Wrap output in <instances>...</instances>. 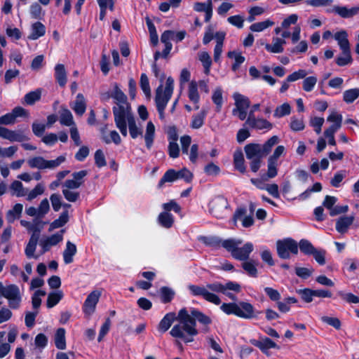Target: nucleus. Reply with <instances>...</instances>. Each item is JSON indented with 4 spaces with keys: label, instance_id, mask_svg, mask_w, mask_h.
Wrapping results in <instances>:
<instances>
[{
    "label": "nucleus",
    "instance_id": "nucleus-1",
    "mask_svg": "<svg viewBox=\"0 0 359 359\" xmlns=\"http://www.w3.org/2000/svg\"><path fill=\"white\" fill-rule=\"evenodd\" d=\"M196 320L204 325L212 323L209 316L196 309H192L190 313L185 308L180 309L178 312L179 323L172 327L170 334L174 338L182 339L184 343L194 341V337L198 334Z\"/></svg>",
    "mask_w": 359,
    "mask_h": 359
},
{
    "label": "nucleus",
    "instance_id": "nucleus-2",
    "mask_svg": "<svg viewBox=\"0 0 359 359\" xmlns=\"http://www.w3.org/2000/svg\"><path fill=\"white\" fill-rule=\"evenodd\" d=\"M188 288L193 296L201 297L205 301L215 305H219L222 302L217 293H222L231 300H236L235 294L230 291L240 292L241 285L235 282L229 281L226 284L219 282L208 283L205 286L189 285Z\"/></svg>",
    "mask_w": 359,
    "mask_h": 359
},
{
    "label": "nucleus",
    "instance_id": "nucleus-3",
    "mask_svg": "<svg viewBox=\"0 0 359 359\" xmlns=\"http://www.w3.org/2000/svg\"><path fill=\"white\" fill-rule=\"evenodd\" d=\"M220 309L226 315H235L243 319L257 318L262 313L256 311L253 305L247 302L223 303Z\"/></svg>",
    "mask_w": 359,
    "mask_h": 359
},
{
    "label": "nucleus",
    "instance_id": "nucleus-4",
    "mask_svg": "<svg viewBox=\"0 0 359 359\" xmlns=\"http://www.w3.org/2000/svg\"><path fill=\"white\" fill-rule=\"evenodd\" d=\"M111 97L115 100L116 106L113 107V114L116 125L121 123L123 115L131 111L130 104L127 102V96L119 88L117 83L114 84Z\"/></svg>",
    "mask_w": 359,
    "mask_h": 359
},
{
    "label": "nucleus",
    "instance_id": "nucleus-5",
    "mask_svg": "<svg viewBox=\"0 0 359 359\" xmlns=\"http://www.w3.org/2000/svg\"><path fill=\"white\" fill-rule=\"evenodd\" d=\"M279 142V137L276 135L272 136L264 144L251 143L245 145L244 149L248 159L255 158H262L268 155L273 147Z\"/></svg>",
    "mask_w": 359,
    "mask_h": 359
},
{
    "label": "nucleus",
    "instance_id": "nucleus-6",
    "mask_svg": "<svg viewBox=\"0 0 359 359\" xmlns=\"http://www.w3.org/2000/svg\"><path fill=\"white\" fill-rule=\"evenodd\" d=\"M121 122V123H120L119 126L116 125V126L120 130L123 136L126 137L128 135V125L130 135L133 139H136L140 136L142 137V128L137 126L132 111L123 115Z\"/></svg>",
    "mask_w": 359,
    "mask_h": 359
},
{
    "label": "nucleus",
    "instance_id": "nucleus-7",
    "mask_svg": "<svg viewBox=\"0 0 359 359\" xmlns=\"http://www.w3.org/2000/svg\"><path fill=\"white\" fill-rule=\"evenodd\" d=\"M174 89V80L168 77L165 82V86L163 84L158 86L156 90L155 102L156 107H166L170 100Z\"/></svg>",
    "mask_w": 359,
    "mask_h": 359
},
{
    "label": "nucleus",
    "instance_id": "nucleus-8",
    "mask_svg": "<svg viewBox=\"0 0 359 359\" xmlns=\"http://www.w3.org/2000/svg\"><path fill=\"white\" fill-rule=\"evenodd\" d=\"M66 161L65 155L58 156L55 160H46L42 156H36L29 158L27 161L29 166L32 168H37L39 170H54Z\"/></svg>",
    "mask_w": 359,
    "mask_h": 359
},
{
    "label": "nucleus",
    "instance_id": "nucleus-9",
    "mask_svg": "<svg viewBox=\"0 0 359 359\" xmlns=\"http://www.w3.org/2000/svg\"><path fill=\"white\" fill-rule=\"evenodd\" d=\"M277 254L281 259H289L290 254L298 253V243L292 238H288L278 240L276 242Z\"/></svg>",
    "mask_w": 359,
    "mask_h": 359
},
{
    "label": "nucleus",
    "instance_id": "nucleus-10",
    "mask_svg": "<svg viewBox=\"0 0 359 359\" xmlns=\"http://www.w3.org/2000/svg\"><path fill=\"white\" fill-rule=\"evenodd\" d=\"M233 98L235 101V108L232 110V114L237 116L241 121L246 119L250 100L248 97L238 93H235L233 95Z\"/></svg>",
    "mask_w": 359,
    "mask_h": 359
},
{
    "label": "nucleus",
    "instance_id": "nucleus-11",
    "mask_svg": "<svg viewBox=\"0 0 359 359\" xmlns=\"http://www.w3.org/2000/svg\"><path fill=\"white\" fill-rule=\"evenodd\" d=\"M4 297L8 299V306L12 309H18L20 306L22 295L18 285L11 284L7 285V290Z\"/></svg>",
    "mask_w": 359,
    "mask_h": 359
},
{
    "label": "nucleus",
    "instance_id": "nucleus-12",
    "mask_svg": "<svg viewBox=\"0 0 359 359\" xmlns=\"http://www.w3.org/2000/svg\"><path fill=\"white\" fill-rule=\"evenodd\" d=\"M228 206L227 199L222 196L215 197L209 203L210 213L217 218H222L224 217V212Z\"/></svg>",
    "mask_w": 359,
    "mask_h": 359
},
{
    "label": "nucleus",
    "instance_id": "nucleus-13",
    "mask_svg": "<svg viewBox=\"0 0 359 359\" xmlns=\"http://www.w3.org/2000/svg\"><path fill=\"white\" fill-rule=\"evenodd\" d=\"M100 296L101 292L98 290H93L88 295L82 307L85 314L90 316L95 312L96 305L99 302Z\"/></svg>",
    "mask_w": 359,
    "mask_h": 359
},
{
    "label": "nucleus",
    "instance_id": "nucleus-14",
    "mask_svg": "<svg viewBox=\"0 0 359 359\" xmlns=\"http://www.w3.org/2000/svg\"><path fill=\"white\" fill-rule=\"evenodd\" d=\"M65 229H62L59 232L48 236L40 241V245L42 248V254L48 251L52 246L56 245L63 239Z\"/></svg>",
    "mask_w": 359,
    "mask_h": 359
},
{
    "label": "nucleus",
    "instance_id": "nucleus-15",
    "mask_svg": "<svg viewBox=\"0 0 359 359\" xmlns=\"http://www.w3.org/2000/svg\"><path fill=\"white\" fill-rule=\"evenodd\" d=\"M245 126H248L256 130H271L273 127L272 123L264 118H256L255 115L251 114V117H248Z\"/></svg>",
    "mask_w": 359,
    "mask_h": 359
},
{
    "label": "nucleus",
    "instance_id": "nucleus-16",
    "mask_svg": "<svg viewBox=\"0 0 359 359\" xmlns=\"http://www.w3.org/2000/svg\"><path fill=\"white\" fill-rule=\"evenodd\" d=\"M250 343L260 349L264 354L269 355V350L271 348L279 349V346L268 337H264L261 340L251 339Z\"/></svg>",
    "mask_w": 359,
    "mask_h": 359
},
{
    "label": "nucleus",
    "instance_id": "nucleus-17",
    "mask_svg": "<svg viewBox=\"0 0 359 359\" xmlns=\"http://www.w3.org/2000/svg\"><path fill=\"white\" fill-rule=\"evenodd\" d=\"M246 208L243 207L238 208L236 210L233 215V219L241 220L242 222V226L245 228L250 227L254 224L253 215L246 216Z\"/></svg>",
    "mask_w": 359,
    "mask_h": 359
},
{
    "label": "nucleus",
    "instance_id": "nucleus-18",
    "mask_svg": "<svg viewBox=\"0 0 359 359\" xmlns=\"http://www.w3.org/2000/svg\"><path fill=\"white\" fill-rule=\"evenodd\" d=\"M327 12L334 13L343 18H351L358 13L359 7L348 8L346 6H334L332 9L327 10Z\"/></svg>",
    "mask_w": 359,
    "mask_h": 359
},
{
    "label": "nucleus",
    "instance_id": "nucleus-19",
    "mask_svg": "<svg viewBox=\"0 0 359 359\" xmlns=\"http://www.w3.org/2000/svg\"><path fill=\"white\" fill-rule=\"evenodd\" d=\"M253 249L254 246L252 243H246L243 247L237 246L232 257L238 260L245 261L248 259Z\"/></svg>",
    "mask_w": 359,
    "mask_h": 359
},
{
    "label": "nucleus",
    "instance_id": "nucleus-20",
    "mask_svg": "<svg viewBox=\"0 0 359 359\" xmlns=\"http://www.w3.org/2000/svg\"><path fill=\"white\" fill-rule=\"evenodd\" d=\"M355 217L353 215L342 216L336 221V230L341 233L348 232L349 227L353 224Z\"/></svg>",
    "mask_w": 359,
    "mask_h": 359
},
{
    "label": "nucleus",
    "instance_id": "nucleus-21",
    "mask_svg": "<svg viewBox=\"0 0 359 359\" xmlns=\"http://www.w3.org/2000/svg\"><path fill=\"white\" fill-rule=\"evenodd\" d=\"M175 320H178V316H176L175 313H168L158 323L157 327L158 331L161 333H165L169 330Z\"/></svg>",
    "mask_w": 359,
    "mask_h": 359
},
{
    "label": "nucleus",
    "instance_id": "nucleus-22",
    "mask_svg": "<svg viewBox=\"0 0 359 359\" xmlns=\"http://www.w3.org/2000/svg\"><path fill=\"white\" fill-rule=\"evenodd\" d=\"M286 43L285 40L278 37H273L272 44L266 43V50L272 53H281L284 50L283 46Z\"/></svg>",
    "mask_w": 359,
    "mask_h": 359
},
{
    "label": "nucleus",
    "instance_id": "nucleus-23",
    "mask_svg": "<svg viewBox=\"0 0 359 359\" xmlns=\"http://www.w3.org/2000/svg\"><path fill=\"white\" fill-rule=\"evenodd\" d=\"M77 248L75 244L68 241L66 244V248L63 252V260L66 264L73 262L74 256L76 254Z\"/></svg>",
    "mask_w": 359,
    "mask_h": 359
},
{
    "label": "nucleus",
    "instance_id": "nucleus-24",
    "mask_svg": "<svg viewBox=\"0 0 359 359\" xmlns=\"http://www.w3.org/2000/svg\"><path fill=\"white\" fill-rule=\"evenodd\" d=\"M55 78L60 87H65L67 79L65 67L62 64H57L55 67Z\"/></svg>",
    "mask_w": 359,
    "mask_h": 359
},
{
    "label": "nucleus",
    "instance_id": "nucleus-25",
    "mask_svg": "<svg viewBox=\"0 0 359 359\" xmlns=\"http://www.w3.org/2000/svg\"><path fill=\"white\" fill-rule=\"evenodd\" d=\"M46 33L45 26L40 22H34L32 25L31 32L28 36L29 40H36L43 36Z\"/></svg>",
    "mask_w": 359,
    "mask_h": 359
},
{
    "label": "nucleus",
    "instance_id": "nucleus-26",
    "mask_svg": "<svg viewBox=\"0 0 359 359\" xmlns=\"http://www.w3.org/2000/svg\"><path fill=\"white\" fill-rule=\"evenodd\" d=\"M155 137V126L151 121L147 123L146 132L144 135L146 147L150 149L153 145Z\"/></svg>",
    "mask_w": 359,
    "mask_h": 359
},
{
    "label": "nucleus",
    "instance_id": "nucleus-27",
    "mask_svg": "<svg viewBox=\"0 0 359 359\" xmlns=\"http://www.w3.org/2000/svg\"><path fill=\"white\" fill-rule=\"evenodd\" d=\"M334 39L337 41L338 45L341 50H351L350 43L348 39V34L345 30L337 32L334 35Z\"/></svg>",
    "mask_w": 359,
    "mask_h": 359
},
{
    "label": "nucleus",
    "instance_id": "nucleus-28",
    "mask_svg": "<svg viewBox=\"0 0 359 359\" xmlns=\"http://www.w3.org/2000/svg\"><path fill=\"white\" fill-rule=\"evenodd\" d=\"M60 123L62 126H76L72 112L66 108L62 109L60 113Z\"/></svg>",
    "mask_w": 359,
    "mask_h": 359
},
{
    "label": "nucleus",
    "instance_id": "nucleus-29",
    "mask_svg": "<svg viewBox=\"0 0 359 359\" xmlns=\"http://www.w3.org/2000/svg\"><path fill=\"white\" fill-rule=\"evenodd\" d=\"M72 108L79 116H82L85 113L86 103L84 96L81 93H79L76 95L74 106H72Z\"/></svg>",
    "mask_w": 359,
    "mask_h": 359
},
{
    "label": "nucleus",
    "instance_id": "nucleus-30",
    "mask_svg": "<svg viewBox=\"0 0 359 359\" xmlns=\"http://www.w3.org/2000/svg\"><path fill=\"white\" fill-rule=\"evenodd\" d=\"M207 115V111L202 109L199 113L194 114L192 116V120L190 124L191 128L193 129H199L203 124Z\"/></svg>",
    "mask_w": 359,
    "mask_h": 359
},
{
    "label": "nucleus",
    "instance_id": "nucleus-31",
    "mask_svg": "<svg viewBox=\"0 0 359 359\" xmlns=\"http://www.w3.org/2000/svg\"><path fill=\"white\" fill-rule=\"evenodd\" d=\"M23 206L20 203H17L14 205L12 210H9L6 215V220L8 223L14 222L16 219L20 217L22 212Z\"/></svg>",
    "mask_w": 359,
    "mask_h": 359
},
{
    "label": "nucleus",
    "instance_id": "nucleus-32",
    "mask_svg": "<svg viewBox=\"0 0 359 359\" xmlns=\"http://www.w3.org/2000/svg\"><path fill=\"white\" fill-rule=\"evenodd\" d=\"M188 97L193 103H199L200 95L198 90V83L196 81H191L189 84Z\"/></svg>",
    "mask_w": 359,
    "mask_h": 359
},
{
    "label": "nucleus",
    "instance_id": "nucleus-33",
    "mask_svg": "<svg viewBox=\"0 0 359 359\" xmlns=\"http://www.w3.org/2000/svg\"><path fill=\"white\" fill-rule=\"evenodd\" d=\"M223 90L222 88L219 86L217 87L212 92V100L213 103L216 105L215 111L217 112H220L222 104H223Z\"/></svg>",
    "mask_w": 359,
    "mask_h": 359
},
{
    "label": "nucleus",
    "instance_id": "nucleus-34",
    "mask_svg": "<svg viewBox=\"0 0 359 359\" xmlns=\"http://www.w3.org/2000/svg\"><path fill=\"white\" fill-rule=\"evenodd\" d=\"M233 165L235 168L241 172L245 173L246 168L245 165V160L243 152L241 151H236L233 154Z\"/></svg>",
    "mask_w": 359,
    "mask_h": 359
},
{
    "label": "nucleus",
    "instance_id": "nucleus-35",
    "mask_svg": "<svg viewBox=\"0 0 359 359\" xmlns=\"http://www.w3.org/2000/svg\"><path fill=\"white\" fill-rule=\"evenodd\" d=\"M55 346L60 350L66 348L65 330L64 328H58L55 334Z\"/></svg>",
    "mask_w": 359,
    "mask_h": 359
},
{
    "label": "nucleus",
    "instance_id": "nucleus-36",
    "mask_svg": "<svg viewBox=\"0 0 359 359\" xmlns=\"http://www.w3.org/2000/svg\"><path fill=\"white\" fill-rule=\"evenodd\" d=\"M353 59L351 50H343L341 53L336 58V63L339 67H343L352 63Z\"/></svg>",
    "mask_w": 359,
    "mask_h": 359
},
{
    "label": "nucleus",
    "instance_id": "nucleus-37",
    "mask_svg": "<svg viewBox=\"0 0 359 359\" xmlns=\"http://www.w3.org/2000/svg\"><path fill=\"white\" fill-rule=\"evenodd\" d=\"M159 224L165 228H170L174 222V218L172 214L166 212L160 213L158 217Z\"/></svg>",
    "mask_w": 359,
    "mask_h": 359
},
{
    "label": "nucleus",
    "instance_id": "nucleus-38",
    "mask_svg": "<svg viewBox=\"0 0 359 359\" xmlns=\"http://www.w3.org/2000/svg\"><path fill=\"white\" fill-rule=\"evenodd\" d=\"M62 297L63 292L60 290L50 292L47 298V307L53 308L59 303V302L62 299Z\"/></svg>",
    "mask_w": 359,
    "mask_h": 359
},
{
    "label": "nucleus",
    "instance_id": "nucleus-39",
    "mask_svg": "<svg viewBox=\"0 0 359 359\" xmlns=\"http://www.w3.org/2000/svg\"><path fill=\"white\" fill-rule=\"evenodd\" d=\"M198 59L201 62L203 68L204 73L208 75L210 72V67L212 65V60L210 55L207 52H201L198 53Z\"/></svg>",
    "mask_w": 359,
    "mask_h": 359
},
{
    "label": "nucleus",
    "instance_id": "nucleus-40",
    "mask_svg": "<svg viewBox=\"0 0 359 359\" xmlns=\"http://www.w3.org/2000/svg\"><path fill=\"white\" fill-rule=\"evenodd\" d=\"M327 121L333 123L327 129L338 130L341 126L342 116L337 112H332L327 117Z\"/></svg>",
    "mask_w": 359,
    "mask_h": 359
},
{
    "label": "nucleus",
    "instance_id": "nucleus-41",
    "mask_svg": "<svg viewBox=\"0 0 359 359\" xmlns=\"http://www.w3.org/2000/svg\"><path fill=\"white\" fill-rule=\"evenodd\" d=\"M242 243L241 240L227 239L221 242V246L225 248L228 252H231V256L234 253L237 246Z\"/></svg>",
    "mask_w": 359,
    "mask_h": 359
},
{
    "label": "nucleus",
    "instance_id": "nucleus-42",
    "mask_svg": "<svg viewBox=\"0 0 359 359\" xmlns=\"http://www.w3.org/2000/svg\"><path fill=\"white\" fill-rule=\"evenodd\" d=\"M274 25V22L268 19L262 22H255L250 25V29L252 32H262L264 29L271 27Z\"/></svg>",
    "mask_w": 359,
    "mask_h": 359
},
{
    "label": "nucleus",
    "instance_id": "nucleus-43",
    "mask_svg": "<svg viewBox=\"0 0 359 359\" xmlns=\"http://www.w3.org/2000/svg\"><path fill=\"white\" fill-rule=\"evenodd\" d=\"M229 58H234L235 62L232 65V70L236 72L238 69L241 65L245 62V57H243L241 53H237L236 51H229L227 54Z\"/></svg>",
    "mask_w": 359,
    "mask_h": 359
},
{
    "label": "nucleus",
    "instance_id": "nucleus-44",
    "mask_svg": "<svg viewBox=\"0 0 359 359\" xmlns=\"http://www.w3.org/2000/svg\"><path fill=\"white\" fill-rule=\"evenodd\" d=\"M358 97L359 88H357L346 90L343 93V100L347 104L353 102Z\"/></svg>",
    "mask_w": 359,
    "mask_h": 359
},
{
    "label": "nucleus",
    "instance_id": "nucleus-45",
    "mask_svg": "<svg viewBox=\"0 0 359 359\" xmlns=\"http://www.w3.org/2000/svg\"><path fill=\"white\" fill-rule=\"evenodd\" d=\"M177 180L175 173V170L169 169L163 175V176L160 180L158 187V188H162L165 182H173Z\"/></svg>",
    "mask_w": 359,
    "mask_h": 359
},
{
    "label": "nucleus",
    "instance_id": "nucleus-46",
    "mask_svg": "<svg viewBox=\"0 0 359 359\" xmlns=\"http://www.w3.org/2000/svg\"><path fill=\"white\" fill-rule=\"evenodd\" d=\"M146 23H147L148 30H149V32L150 34L151 43L154 46H156L158 42V36L157 34V32H156L155 25L149 18H146Z\"/></svg>",
    "mask_w": 359,
    "mask_h": 359
},
{
    "label": "nucleus",
    "instance_id": "nucleus-47",
    "mask_svg": "<svg viewBox=\"0 0 359 359\" xmlns=\"http://www.w3.org/2000/svg\"><path fill=\"white\" fill-rule=\"evenodd\" d=\"M299 246L300 251L306 255H311L316 250L312 243L306 239H302L299 241Z\"/></svg>",
    "mask_w": 359,
    "mask_h": 359
},
{
    "label": "nucleus",
    "instance_id": "nucleus-48",
    "mask_svg": "<svg viewBox=\"0 0 359 359\" xmlns=\"http://www.w3.org/2000/svg\"><path fill=\"white\" fill-rule=\"evenodd\" d=\"M199 240L210 247L219 248L221 246L222 239L217 236H201Z\"/></svg>",
    "mask_w": 359,
    "mask_h": 359
},
{
    "label": "nucleus",
    "instance_id": "nucleus-49",
    "mask_svg": "<svg viewBox=\"0 0 359 359\" xmlns=\"http://www.w3.org/2000/svg\"><path fill=\"white\" fill-rule=\"evenodd\" d=\"M278 165V161L268 158L266 172V176L268 178H273L277 175Z\"/></svg>",
    "mask_w": 359,
    "mask_h": 359
},
{
    "label": "nucleus",
    "instance_id": "nucleus-50",
    "mask_svg": "<svg viewBox=\"0 0 359 359\" xmlns=\"http://www.w3.org/2000/svg\"><path fill=\"white\" fill-rule=\"evenodd\" d=\"M68 222V212H63L58 219L54 220L50 225V231L63 226Z\"/></svg>",
    "mask_w": 359,
    "mask_h": 359
},
{
    "label": "nucleus",
    "instance_id": "nucleus-51",
    "mask_svg": "<svg viewBox=\"0 0 359 359\" xmlns=\"http://www.w3.org/2000/svg\"><path fill=\"white\" fill-rule=\"evenodd\" d=\"M242 267L250 276L254 278L257 276V269L253 260L244 262Z\"/></svg>",
    "mask_w": 359,
    "mask_h": 359
},
{
    "label": "nucleus",
    "instance_id": "nucleus-52",
    "mask_svg": "<svg viewBox=\"0 0 359 359\" xmlns=\"http://www.w3.org/2000/svg\"><path fill=\"white\" fill-rule=\"evenodd\" d=\"M296 292L300 296L301 299L306 303H310L313 301V291L309 288L297 290Z\"/></svg>",
    "mask_w": 359,
    "mask_h": 359
},
{
    "label": "nucleus",
    "instance_id": "nucleus-53",
    "mask_svg": "<svg viewBox=\"0 0 359 359\" xmlns=\"http://www.w3.org/2000/svg\"><path fill=\"white\" fill-rule=\"evenodd\" d=\"M291 111V107L288 103H284L276 107L273 116L276 118H280L289 115Z\"/></svg>",
    "mask_w": 359,
    "mask_h": 359
},
{
    "label": "nucleus",
    "instance_id": "nucleus-54",
    "mask_svg": "<svg viewBox=\"0 0 359 359\" xmlns=\"http://www.w3.org/2000/svg\"><path fill=\"white\" fill-rule=\"evenodd\" d=\"M41 98V91L37 90L35 91H31L27 93L24 100L26 104L29 105L34 104L36 101L39 100Z\"/></svg>",
    "mask_w": 359,
    "mask_h": 359
},
{
    "label": "nucleus",
    "instance_id": "nucleus-55",
    "mask_svg": "<svg viewBox=\"0 0 359 359\" xmlns=\"http://www.w3.org/2000/svg\"><path fill=\"white\" fill-rule=\"evenodd\" d=\"M160 292L161 301L163 303L170 302L173 299L175 295L174 291L168 287H161L160 290Z\"/></svg>",
    "mask_w": 359,
    "mask_h": 359
},
{
    "label": "nucleus",
    "instance_id": "nucleus-56",
    "mask_svg": "<svg viewBox=\"0 0 359 359\" xmlns=\"http://www.w3.org/2000/svg\"><path fill=\"white\" fill-rule=\"evenodd\" d=\"M46 292L44 290H38L34 292L32 297V304L33 309H38L41 304V297H44Z\"/></svg>",
    "mask_w": 359,
    "mask_h": 359
},
{
    "label": "nucleus",
    "instance_id": "nucleus-57",
    "mask_svg": "<svg viewBox=\"0 0 359 359\" xmlns=\"http://www.w3.org/2000/svg\"><path fill=\"white\" fill-rule=\"evenodd\" d=\"M316 83L317 78L316 76H311L306 78L305 77L302 82L303 90L306 92H311L315 87Z\"/></svg>",
    "mask_w": 359,
    "mask_h": 359
},
{
    "label": "nucleus",
    "instance_id": "nucleus-58",
    "mask_svg": "<svg viewBox=\"0 0 359 359\" xmlns=\"http://www.w3.org/2000/svg\"><path fill=\"white\" fill-rule=\"evenodd\" d=\"M102 140L106 144L114 142L115 144L118 145L121 142V138L116 130L110 131L109 136L104 135Z\"/></svg>",
    "mask_w": 359,
    "mask_h": 359
},
{
    "label": "nucleus",
    "instance_id": "nucleus-59",
    "mask_svg": "<svg viewBox=\"0 0 359 359\" xmlns=\"http://www.w3.org/2000/svg\"><path fill=\"white\" fill-rule=\"evenodd\" d=\"M7 140L11 142H22L27 140V137L21 131L11 130L8 131Z\"/></svg>",
    "mask_w": 359,
    "mask_h": 359
},
{
    "label": "nucleus",
    "instance_id": "nucleus-60",
    "mask_svg": "<svg viewBox=\"0 0 359 359\" xmlns=\"http://www.w3.org/2000/svg\"><path fill=\"white\" fill-rule=\"evenodd\" d=\"M140 85L141 89L144 92V93L147 96L150 97L151 95V88L149 86V79L146 74L142 73L140 76Z\"/></svg>",
    "mask_w": 359,
    "mask_h": 359
},
{
    "label": "nucleus",
    "instance_id": "nucleus-61",
    "mask_svg": "<svg viewBox=\"0 0 359 359\" xmlns=\"http://www.w3.org/2000/svg\"><path fill=\"white\" fill-rule=\"evenodd\" d=\"M175 173H176L177 180L182 179L186 182H188V183L191 182L194 177L192 172H191L188 169H187L185 168H182L180 170H178V171L175 170Z\"/></svg>",
    "mask_w": 359,
    "mask_h": 359
},
{
    "label": "nucleus",
    "instance_id": "nucleus-62",
    "mask_svg": "<svg viewBox=\"0 0 359 359\" xmlns=\"http://www.w3.org/2000/svg\"><path fill=\"white\" fill-rule=\"evenodd\" d=\"M11 189L13 195L18 197L23 196L25 195L23 185L21 182L15 180L11 185Z\"/></svg>",
    "mask_w": 359,
    "mask_h": 359
},
{
    "label": "nucleus",
    "instance_id": "nucleus-63",
    "mask_svg": "<svg viewBox=\"0 0 359 359\" xmlns=\"http://www.w3.org/2000/svg\"><path fill=\"white\" fill-rule=\"evenodd\" d=\"M324 118L323 117H313L310 120V125L314 128L315 132L317 134L321 133V128L324 123Z\"/></svg>",
    "mask_w": 359,
    "mask_h": 359
},
{
    "label": "nucleus",
    "instance_id": "nucleus-64",
    "mask_svg": "<svg viewBox=\"0 0 359 359\" xmlns=\"http://www.w3.org/2000/svg\"><path fill=\"white\" fill-rule=\"evenodd\" d=\"M204 172L210 176H216L220 172V168L214 163H208L204 168Z\"/></svg>",
    "mask_w": 359,
    "mask_h": 359
}]
</instances>
